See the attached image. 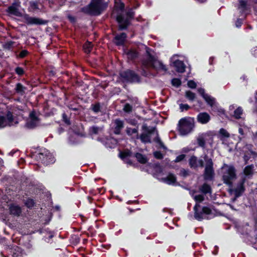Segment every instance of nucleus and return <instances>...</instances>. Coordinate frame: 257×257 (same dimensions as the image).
Instances as JSON below:
<instances>
[{"label":"nucleus","mask_w":257,"mask_h":257,"mask_svg":"<svg viewBox=\"0 0 257 257\" xmlns=\"http://www.w3.org/2000/svg\"><path fill=\"white\" fill-rule=\"evenodd\" d=\"M245 183V179L241 178L237 183L236 187L232 190L235 198H238L241 196L244 192L245 190L244 186Z\"/></svg>","instance_id":"obj_11"},{"label":"nucleus","mask_w":257,"mask_h":257,"mask_svg":"<svg viewBox=\"0 0 257 257\" xmlns=\"http://www.w3.org/2000/svg\"><path fill=\"white\" fill-rule=\"evenodd\" d=\"M238 9L240 10V13L242 14H245L246 16V14L245 12L248 10L247 8V0H239ZM245 17H244L245 18Z\"/></svg>","instance_id":"obj_23"},{"label":"nucleus","mask_w":257,"mask_h":257,"mask_svg":"<svg viewBox=\"0 0 257 257\" xmlns=\"http://www.w3.org/2000/svg\"><path fill=\"white\" fill-rule=\"evenodd\" d=\"M125 53L128 60L131 61H135L139 56V52L136 50L133 49H130L127 51H125Z\"/></svg>","instance_id":"obj_21"},{"label":"nucleus","mask_w":257,"mask_h":257,"mask_svg":"<svg viewBox=\"0 0 257 257\" xmlns=\"http://www.w3.org/2000/svg\"><path fill=\"white\" fill-rule=\"evenodd\" d=\"M115 9L120 13H117L115 21L118 24L119 31L126 30L132 25V21L134 19L135 12L133 9H130L127 11L124 12L125 5L121 0H116L114 5Z\"/></svg>","instance_id":"obj_1"},{"label":"nucleus","mask_w":257,"mask_h":257,"mask_svg":"<svg viewBox=\"0 0 257 257\" xmlns=\"http://www.w3.org/2000/svg\"><path fill=\"white\" fill-rule=\"evenodd\" d=\"M243 110L240 106L238 107L234 111L233 116L236 119H239L241 118V115L242 114Z\"/></svg>","instance_id":"obj_37"},{"label":"nucleus","mask_w":257,"mask_h":257,"mask_svg":"<svg viewBox=\"0 0 257 257\" xmlns=\"http://www.w3.org/2000/svg\"><path fill=\"white\" fill-rule=\"evenodd\" d=\"M199 191L203 194L206 195L208 193H211L212 189L209 184L204 183L199 187Z\"/></svg>","instance_id":"obj_25"},{"label":"nucleus","mask_w":257,"mask_h":257,"mask_svg":"<svg viewBox=\"0 0 257 257\" xmlns=\"http://www.w3.org/2000/svg\"><path fill=\"white\" fill-rule=\"evenodd\" d=\"M36 158L45 166L53 164L56 161L53 155L46 149H41L36 155Z\"/></svg>","instance_id":"obj_5"},{"label":"nucleus","mask_w":257,"mask_h":257,"mask_svg":"<svg viewBox=\"0 0 257 257\" xmlns=\"http://www.w3.org/2000/svg\"><path fill=\"white\" fill-rule=\"evenodd\" d=\"M30 119L34 120L35 121H39L40 119L36 115V112L35 111H31L29 114Z\"/></svg>","instance_id":"obj_49"},{"label":"nucleus","mask_w":257,"mask_h":257,"mask_svg":"<svg viewBox=\"0 0 257 257\" xmlns=\"http://www.w3.org/2000/svg\"><path fill=\"white\" fill-rule=\"evenodd\" d=\"M7 249L8 250L9 254H11L12 257H18L20 255L21 253V247L14 244L8 245Z\"/></svg>","instance_id":"obj_16"},{"label":"nucleus","mask_w":257,"mask_h":257,"mask_svg":"<svg viewBox=\"0 0 257 257\" xmlns=\"http://www.w3.org/2000/svg\"><path fill=\"white\" fill-rule=\"evenodd\" d=\"M142 129L144 132L143 133L148 134L150 135L153 134L156 131V127H152L151 128H150L148 126L147 124H144L142 125Z\"/></svg>","instance_id":"obj_31"},{"label":"nucleus","mask_w":257,"mask_h":257,"mask_svg":"<svg viewBox=\"0 0 257 257\" xmlns=\"http://www.w3.org/2000/svg\"><path fill=\"white\" fill-rule=\"evenodd\" d=\"M135 157L136 158L137 161L142 164H146L148 161L147 157L140 153H135Z\"/></svg>","instance_id":"obj_27"},{"label":"nucleus","mask_w":257,"mask_h":257,"mask_svg":"<svg viewBox=\"0 0 257 257\" xmlns=\"http://www.w3.org/2000/svg\"><path fill=\"white\" fill-rule=\"evenodd\" d=\"M191 107L188 104L181 103L179 104V108L181 111H187Z\"/></svg>","instance_id":"obj_50"},{"label":"nucleus","mask_w":257,"mask_h":257,"mask_svg":"<svg viewBox=\"0 0 257 257\" xmlns=\"http://www.w3.org/2000/svg\"><path fill=\"white\" fill-rule=\"evenodd\" d=\"M216 107L213 109L212 108V111L214 112H217L220 114H224V110L220 107H219L216 104H215Z\"/></svg>","instance_id":"obj_60"},{"label":"nucleus","mask_w":257,"mask_h":257,"mask_svg":"<svg viewBox=\"0 0 257 257\" xmlns=\"http://www.w3.org/2000/svg\"><path fill=\"white\" fill-rule=\"evenodd\" d=\"M194 199L196 202V203L199 204V203L203 202L205 198L203 195L199 194L195 195Z\"/></svg>","instance_id":"obj_43"},{"label":"nucleus","mask_w":257,"mask_h":257,"mask_svg":"<svg viewBox=\"0 0 257 257\" xmlns=\"http://www.w3.org/2000/svg\"><path fill=\"white\" fill-rule=\"evenodd\" d=\"M148 57L142 61V64L146 67H152L156 68L155 62L157 61L154 56L151 54L149 52L147 51Z\"/></svg>","instance_id":"obj_12"},{"label":"nucleus","mask_w":257,"mask_h":257,"mask_svg":"<svg viewBox=\"0 0 257 257\" xmlns=\"http://www.w3.org/2000/svg\"><path fill=\"white\" fill-rule=\"evenodd\" d=\"M171 84L173 86L178 88L181 85L182 82L180 79L178 78H174L171 80Z\"/></svg>","instance_id":"obj_38"},{"label":"nucleus","mask_w":257,"mask_h":257,"mask_svg":"<svg viewBox=\"0 0 257 257\" xmlns=\"http://www.w3.org/2000/svg\"><path fill=\"white\" fill-rule=\"evenodd\" d=\"M168 185H174L177 182V177L173 173H169L167 176L162 179Z\"/></svg>","instance_id":"obj_22"},{"label":"nucleus","mask_w":257,"mask_h":257,"mask_svg":"<svg viewBox=\"0 0 257 257\" xmlns=\"http://www.w3.org/2000/svg\"><path fill=\"white\" fill-rule=\"evenodd\" d=\"M194 118L185 117L181 118L178 124V130L181 135H186L191 133L194 127Z\"/></svg>","instance_id":"obj_3"},{"label":"nucleus","mask_w":257,"mask_h":257,"mask_svg":"<svg viewBox=\"0 0 257 257\" xmlns=\"http://www.w3.org/2000/svg\"><path fill=\"white\" fill-rule=\"evenodd\" d=\"M29 54V52L27 50H22L20 53L17 55V58L23 59L25 58L27 56H28Z\"/></svg>","instance_id":"obj_42"},{"label":"nucleus","mask_w":257,"mask_h":257,"mask_svg":"<svg viewBox=\"0 0 257 257\" xmlns=\"http://www.w3.org/2000/svg\"><path fill=\"white\" fill-rule=\"evenodd\" d=\"M224 167H227L228 169L222 176V180L224 184L231 186L232 184V180L236 177V169L234 166H228L226 164H224L222 168Z\"/></svg>","instance_id":"obj_7"},{"label":"nucleus","mask_w":257,"mask_h":257,"mask_svg":"<svg viewBox=\"0 0 257 257\" xmlns=\"http://www.w3.org/2000/svg\"><path fill=\"white\" fill-rule=\"evenodd\" d=\"M126 131L128 135H132L135 134H136L137 135L139 134L138 128H132L130 127H127Z\"/></svg>","instance_id":"obj_44"},{"label":"nucleus","mask_w":257,"mask_h":257,"mask_svg":"<svg viewBox=\"0 0 257 257\" xmlns=\"http://www.w3.org/2000/svg\"><path fill=\"white\" fill-rule=\"evenodd\" d=\"M219 134L222 137L224 138H228L229 137V134L225 129L223 128L220 129Z\"/></svg>","instance_id":"obj_52"},{"label":"nucleus","mask_w":257,"mask_h":257,"mask_svg":"<svg viewBox=\"0 0 257 257\" xmlns=\"http://www.w3.org/2000/svg\"><path fill=\"white\" fill-rule=\"evenodd\" d=\"M197 143L198 145L202 148L205 147V141L203 138L200 137L197 139Z\"/></svg>","instance_id":"obj_55"},{"label":"nucleus","mask_w":257,"mask_h":257,"mask_svg":"<svg viewBox=\"0 0 257 257\" xmlns=\"http://www.w3.org/2000/svg\"><path fill=\"white\" fill-rule=\"evenodd\" d=\"M185 156L186 155L184 154L180 155L176 158L175 160H174V162L176 163L180 162L185 159Z\"/></svg>","instance_id":"obj_61"},{"label":"nucleus","mask_w":257,"mask_h":257,"mask_svg":"<svg viewBox=\"0 0 257 257\" xmlns=\"http://www.w3.org/2000/svg\"><path fill=\"white\" fill-rule=\"evenodd\" d=\"M6 118V120H8V122L10 123L13 122L14 119L13 113L10 111L7 112Z\"/></svg>","instance_id":"obj_46"},{"label":"nucleus","mask_w":257,"mask_h":257,"mask_svg":"<svg viewBox=\"0 0 257 257\" xmlns=\"http://www.w3.org/2000/svg\"><path fill=\"white\" fill-rule=\"evenodd\" d=\"M132 155V152L129 150H125L122 152H120L119 153V157L123 160L127 157H130Z\"/></svg>","instance_id":"obj_34"},{"label":"nucleus","mask_w":257,"mask_h":257,"mask_svg":"<svg viewBox=\"0 0 257 257\" xmlns=\"http://www.w3.org/2000/svg\"><path fill=\"white\" fill-rule=\"evenodd\" d=\"M38 123L39 121L30 119L26 122L25 126L29 129H34L37 126Z\"/></svg>","instance_id":"obj_32"},{"label":"nucleus","mask_w":257,"mask_h":257,"mask_svg":"<svg viewBox=\"0 0 257 257\" xmlns=\"http://www.w3.org/2000/svg\"><path fill=\"white\" fill-rule=\"evenodd\" d=\"M173 66L178 73H183L185 71L186 66L182 61L179 59L174 61Z\"/></svg>","instance_id":"obj_19"},{"label":"nucleus","mask_w":257,"mask_h":257,"mask_svg":"<svg viewBox=\"0 0 257 257\" xmlns=\"http://www.w3.org/2000/svg\"><path fill=\"white\" fill-rule=\"evenodd\" d=\"M201 207L199 204L196 203L193 207L194 211V217L198 221H201L203 219V215H210L212 214L211 209L207 206H203L201 211H199V208Z\"/></svg>","instance_id":"obj_8"},{"label":"nucleus","mask_w":257,"mask_h":257,"mask_svg":"<svg viewBox=\"0 0 257 257\" xmlns=\"http://www.w3.org/2000/svg\"><path fill=\"white\" fill-rule=\"evenodd\" d=\"M15 72L19 76H23L25 73V71L24 68L21 67H16L15 69Z\"/></svg>","instance_id":"obj_41"},{"label":"nucleus","mask_w":257,"mask_h":257,"mask_svg":"<svg viewBox=\"0 0 257 257\" xmlns=\"http://www.w3.org/2000/svg\"><path fill=\"white\" fill-rule=\"evenodd\" d=\"M243 24V19L240 18H238L235 21V26L239 28L241 27V25Z\"/></svg>","instance_id":"obj_62"},{"label":"nucleus","mask_w":257,"mask_h":257,"mask_svg":"<svg viewBox=\"0 0 257 257\" xmlns=\"http://www.w3.org/2000/svg\"><path fill=\"white\" fill-rule=\"evenodd\" d=\"M189 175V171L188 170H186L185 169H181L180 171V175L183 177H186Z\"/></svg>","instance_id":"obj_58"},{"label":"nucleus","mask_w":257,"mask_h":257,"mask_svg":"<svg viewBox=\"0 0 257 257\" xmlns=\"http://www.w3.org/2000/svg\"><path fill=\"white\" fill-rule=\"evenodd\" d=\"M127 38V35L124 32L117 34L113 38V42L117 46H123Z\"/></svg>","instance_id":"obj_14"},{"label":"nucleus","mask_w":257,"mask_h":257,"mask_svg":"<svg viewBox=\"0 0 257 257\" xmlns=\"http://www.w3.org/2000/svg\"><path fill=\"white\" fill-rule=\"evenodd\" d=\"M30 8L33 10L39 9L38 2L37 1H31L30 2Z\"/></svg>","instance_id":"obj_54"},{"label":"nucleus","mask_w":257,"mask_h":257,"mask_svg":"<svg viewBox=\"0 0 257 257\" xmlns=\"http://www.w3.org/2000/svg\"><path fill=\"white\" fill-rule=\"evenodd\" d=\"M121 81L126 83H139L141 82V78L134 70L130 69L122 71L119 73Z\"/></svg>","instance_id":"obj_4"},{"label":"nucleus","mask_w":257,"mask_h":257,"mask_svg":"<svg viewBox=\"0 0 257 257\" xmlns=\"http://www.w3.org/2000/svg\"><path fill=\"white\" fill-rule=\"evenodd\" d=\"M154 142L156 143L159 146V148L161 149H163L164 150H167V147L165 146L163 142L161 141L158 132L156 131V136L154 139Z\"/></svg>","instance_id":"obj_28"},{"label":"nucleus","mask_w":257,"mask_h":257,"mask_svg":"<svg viewBox=\"0 0 257 257\" xmlns=\"http://www.w3.org/2000/svg\"><path fill=\"white\" fill-rule=\"evenodd\" d=\"M123 110L125 112H130L132 111L133 107L129 103H126L123 107Z\"/></svg>","instance_id":"obj_59"},{"label":"nucleus","mask_w":257,"mask_h":257,"mask_svg":"<svg viewBox=\"0 0 257 257\" xmlns=\"http://www.w3.org/2000/svg\"><path fill=\"white\" fill-rule=\"evenodd\" d=\"M9 212L12 216L19 217L22 214V210L19 205L12 203L9 205Z\"/></svg>","instance_id":"obj_13"},{"label":"nucleus","mask_w":257,"mask_h":257,"mask_svg":"<svg viewBox=\"0 0 257 257\" xmlns=\"http://www.w3.org/2000/svg\"><path fill=\"white\" fill-rule=\"evenodd\" d=\"M198 93L203 97L207 104L211 108H214L215 106V98L205 93V89L203 88H199L197 90Z\"/></svg>","instance_id":"obj_9"},{"label":"nucleus","mask_w":257,"mask_h":257,"mask_svg":"<svg viewBox=\"0 0 257 257\" xmlns=\"http://www.w3.org/2000/svg\"><path fill=\"white\" fill-rule=\"evenodd\" d=\"M19 6L20 5L17 3L14 2L8 7L7 12L11 15L20 17L21 14L18 8Z\"/></svg>","instance_id":"obj_18"},{"label":"nucleus","mask_w":257,"mask_h":257,"mask_svg":"<svg viewBox=\"0 0 257 257\" xmlns=\"http://www.w3.org/2000/svg\"><path fill=\"white\" fill-rule=\"evenodd\" d=\"M35 204L34 199L31 198H27L25 202V206L29 209H32L35 205Z\"/></svg>","instance_id":"obj_36"},{"label":"nucleus","mask_w":257,"mask_h":257,"mask_svg":"<svg viewBox=\"0 0 257 257\" xmlns=\"http://www.w3.org/2000/svg\"><path fill=\"white\" fill-rule=\"evenodd\" d=\"M204 160L206 163L203 174L204 179L205 181H212L215 176L213 161L207 155L204 156Z\"/></svg>","instance_id":"obj_6"},{"label":"nucleus","mask_w":257,"mask_h":257,"mask_svg":"<svg viewBox=\"0 0 257 257\" xmlns=\"http://www.w3.org/2000/svg\"><path fill=\"white\" fill-rule=\"evenodd\" d=\"M154 157L158 160H162L164 158L163 154L159 151H155L153 153Z\"/></svg>","instance_id":"obj_48"},{"label":"nucleus","mask_w":257,"mask_h":257,"mask_svg":"<svg viewBox=\"0 0 257 257\" xmlns=\"http://www.w3.org/2000/svg\"><path fill=\"white\" fill-rule=\"evenodd\" d=\"M99 127L96 126H92L89 128V131L91 135H97L99 132Z\"/></svg>","instance_id":"obj_45"},{"label":"nucleus","mask_w":257,"mask_h":257,"mask_svg":"<svg viewBox=\"0 0 257 257\" xmlns=\"http://www.w3.org/2000/svg\"><path fill=\"white\" fill-rule=\"evenodd\" d=\"M93 46L92 42L87 41L83 45V50L85 53L89 54L92 51Z\"/></svg>","instance_id":"obj_29"},{"label":"nucleus","mask_w":257,"mask_h":257,"mask_svg":"<svg viewBox=\"0 0 257 257\" xmlns=\"http://www.w3.org/2000/svg\"><path fill=\"white\" fill-rule=\"evenodd\" d=\"M197 121L201 124H206L211 119L210 115L206 112H200L197 116Z\"/></svg>","instance_id":"obj_17"},{"label":"nucleus","mask_w":257,"mask_h":257,"mask_svg":"<svg viewBox=\"0 0 257 257\" xmlns=\"http://www.w3.org/2000/svg\"><path fill=\"white\" fill-rule=\"evenodd\" d=\"M108 7V4L104 0H91L90 3L81 8L80 12L90 16H98L102 14Z\"/></svg>","instance_id":"obj_2"},{"label":"nucleus","mask_w":257,"mask_h":257,"mask_svg":"<svg viewBox=\"0 0 257 257\" xmlns=\"http://www.w3.org/2000/svg\"><path fill=\"white\" fill-rule=\"evenodd\" d=\"M197 164H198V167H200L201 168H203L204 166V161L202 159L197 160Z\"/></svg>","instance_id":"obj_64"},{"label":"nucleus","mask_w":257,"mask_h":257,"mask_svg":"<svg viewBox=\"0 0 257 257\" xmlns=\"http://www.w3.org/2000/svg\"><path fill=\"white\" fill-rule=\"evenodd\" d=\"M158 66L156 67L155 69H157L159 70H162L164 71H166L167 70V68L166 66L163 64V63L161 61H158Z\"/></svg>","instance_id":"obj_56"},{"label":"nucleus","mask_w":257,"mask_h":257,"mask_svg":"<svg viewBox=\"0 0 257 257\" xmlns=\"http://www.w3.org/2000/svg\"><path fill=\"white\" fill-rule=\"evenodd\" d=\"M63 121L67 125H70L71 123L70 118L68 117L65 112H63L62 115Z\"/></svg>","instance_id":"obj_39"},{"label":"nucleus","mask_w":257,"mask_h":257,"mask_svg":"<svg viewBox=\"0 0 257 257\" xmlns=\"http://www.w3.org/2000/svg\"><path fill=\"white\" fill-rule=\"evenodd\" d=\"M185 97L190 101H193L196 98V94L190 90H187L185 93Z\"/></svg>","instance_id":"obj_33"},{"label":"nucleus","mask_w":257,"mask_h":257,"mask_svg":"<svg viewBox=\"0 0 257 257\" xmlns=\"http://www.w3.org/2000/svg\"><path fill=\"white\" fill-rule=\"evenodd\" d=\"M114 123L115 126L113 132L115 135H119L124 127V122L120 118H116L114 120Z\"/></svg>","instance_id":"obj_20"},{"label":"nucleus","mask_w":257,"mask_h":257,"mask_svg":"<svg viewBox=\"0 0 257 257\" xmlns=\"http://www.w3.org/2000/svg\"><path fill=\"white\" fill-rule=\"evenodd\" d=\"M151 135L148 134L142 133L140 136L138 134L136 139H140L141 142L144 144L151 143Z\"/></svg>","instance_id":"obj_24"},{"label":"nucleus","mask_w":257,"mask_h":257,"mask_svg":"<svg viewBox=\"0 0 257 257\" xmlns=\"http://www.w3.org/2000/svg\"><path fill=\"white\" fill-rule=\"evenodd\" d=\"M7 125L6 118L4 116H0V128L6 127Z\"/></svg>","instance_id":"obj_47"},{"label":"nucleus","mask_w":257,"mask_h":257,"mask_svg":"<svg viewBox=\"0 0 257 257\" xmlns=\"http://www.w3.org/2000/svg\"><path fill=\"white\" fill-rule=\"evenodd\" d=\"M188 86L191 89H195L197 87L196 83L192 80H189L187 82Z\"/></svg>","instance_id":"obj_57"},{"label":"nucleus","mask_w":257,"mask_h":257,"mask_svg":"<svg viewBox=\"0 0 257 257\" xmlns=\"http://www.w3.org/2000/svg\"><path fill=\"white\" fill-rule=\"evenodd\" d=\"M248 4L252 6L255 11H257V0H247Z\"/></svg>","instance_id":"obj_53"},{"label":"nucleus","mask_w":257,"mask_h":257,"mask_svg":"<svg viewBox=\"0 0 257 257\" xmlns=\"http://www.w3.org/2000/svg\"><path fill=\"white\" fill-rule=\"evenodd\" d=\"M67 18L69 21L72 23H75L76 22V18L74 16L68 15Z\"/></svg>","instance_id":"obj_63"},{"label":"nucleus","mask_w":257,"mask_h":257,"mask_svg":"<svg viewBox=\"0 0 257 257\" xmlns=\"http://www.w3.org/2000/svg\"><path fill=\"white\" fill-rule=\"evenodd\" d=\"M254 171V166L253 164L248 165L244 167L243 170L244 176L241 178H244L246 182V179L252 178Z\"/></svg>","instance_id":"obj_15"},{"label":"nucleus","mask_w":257,"mask_h":257,"mask_svg":"<svg viewBox=\"0 0 257 257\" xmlns=\"http://www.w3.org/2000/svg\"><path fill=\"white\" fill-rule=\"evenodd\" d=\"M26 89L27 88L21 83H17L16 87L15 88L16 93L22 96L25 94Z\"/></svg>","instance_id":"obj_26"},{"label":"nucleus","mask_w":257,"mask_h":257,"mask_svg":"<svg viewBox=\"0 0 257 257\" xmlns=\"http://www.w3.org/2000/svg\"><path fill=\"white\" fill-rule=\"evenodd\" d=\"M14 43H15V42L12 41H7L3 45V47L5 49L10 50H11L14 44Z\"/></svg>","instance_id":"obj_40"},{"label":"nucleus","mask_w":257,"mask_h":257,"mask_svg":"<svg viewBox=\"0 0 257 257\" xmlns=\"http://www.w3.org/2000/svg\"><path fill=\"white\" fill-rule=\"evenodd\" d=\"M91 109L95 113H98L101 111V106L99 102H96L95 104L91 105Z\"/></svg>","instance_id":"obj_35"},{"label":"nucleus","mask_w":257,"mask_h":257,"mask_svg":"<svg viewBox=\"0 0 257 257\" xmlns=\"http://www.w3.org/2000/svg\"><path fill=\"white\" fill-rule=\"evenodd\" d=\"M197 157L195 156H192L189 160V165L191 168L196 169L198 167L197 164Z\"/></svg>","instance_id":"obj_30"},{"label":"nucleus","mask_w":257,"mask_h":257,"mask_svg":"<svg viewBox=\"0 0 257 257\" xmlns=\"http://www.w3.org/2000/svg\"><path fill=\"white\" fill-rule=\"evenodd\" d=\"M24 18L27 25H43L47 24L48 20H43L40 18L30 17L29 15L26 14Z\"/></svg>","instance_id":"obj_10"},{"label":"nucleus","mask_w":257,"mask_h":257,"mask_svg":"<svg viewBox=\"0 0 257 257\" xmlns=\"http://www.w3.org/2000/svg\"><path fill=\"white\" fill-rule=\"evenodd\" d=\"M149 67H146L142 65L141 66V74L144 77H148L149 75V72L147 71V69Z\"/></svg>","instance_id":"obj_51"}]
</instances>
